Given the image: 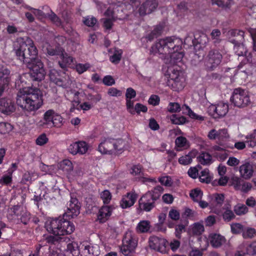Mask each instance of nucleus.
I'll use <instances>...</instances> for the list:
<instances>
[{"label": "nucleus", "instance_id": "1", "mask_svg": "<svg viewBox=\"0 0 256 256\" xmlns=\"http://www.w3.org/2000/svg\"><path fill=\"white\" fill-rule=\"evenodd\" d=\"M42 96L38 88H24L17 94L16 102L22 110L28 112L38 110L43 104Z\"/></svg>", "mask_w": 256, "mask_h": 256}, {"label": "nucleus", "instance_id": "2", "mask_svg": "<svg viewBox=\"0 0 256 256\" xmlns=\"http://www.w3.org/2000/svg\"><path fill=\"white\" fill-rule=\"evenodd\" d=\"M17 42L19 46L16 50L15 53L20 61L27 64L38 58H36L37 48L32 39L27 36L20 37L18 38Z\"/></svg>", "mask_w": 256, "mask_h": 256}, {"label": "nucleus", "instance_id": "3", "mask_svg": "<svg viewBox=\"0 0 256 256\" xmlns=\"http://www.w3.org/2000/svg\"><path fill=\"white\" fill-rule=\"evenodd\" d=\"M181 41L179 38L174 37H166L160 39L154 44L152 46L150 50V54H157L163 55H168L172 53V50H181Z\"/></svg>", "mask_w": 256, "mask_h": 256}, {"label": "nucleus", "instance_id": "4", "mask_svg": "<svg viewBox=\"0 0 256 256\" xmlns=\"http://www.w3.org/2000/svg\"><path fill=\"white\" fill-rule=\"evenodd\" d=\"M45 227L49 232L56 236L70 234L75 230L72 223L62 218L48 220Z\"/></svg>", "mask_w": 256, "mask_h": 256}, {"label": "nucleus", "instance_id": "5", "mask_svg": "<svg viewBox=\"0 0 256 256\" xmlns=\"http://www.w3.org/2000/svg\"><path fill=\"white\" fill-rule=\"evenodd\" d=\"M124 147V142L120 139H106L100 143L98 151L103 154H121Z\"/></svg>", "mask_w": 256, "mask_h": 256}, {"label": "nucleus", "instance_id": "6", "mask_svg": "<svg viewBox=\"0 0 256 256\" xmlns=\"http://www.w3.org/2000/svg\"><path fill=\"white\" fill-rule=\"evenodd\" d=\"M169 80L168 85L174 91H180L184 86V79L182 72L174 68H170L168 70Z\"/></svg>", "mask_w": 256, "mask_h": 256}, {"label": "nucleus", "instance_id": "7", "mask_svg": "<svg viewBox=\"0 0 256 256\" xmlns=\"http://www.w3.org/2000/svg\"><path fill=\"white\" fill-rule=\"evenodd\" d=\"M26 66L30 70V74L32 80L41 81L44 79L46 72L44 64L40 58L33 60Z\"/></svg>", "mask_w": 256, "mask_h": 256}, {"label": "nucleus", "instance_id": "8", "mask_svg": "<svg viewBox=\"0 0 256 256\" xmlns=\"http://www.w3.org/2000/svg\"><path fill=\"white\" fill-rule=\"evenodd\" d=\"M137 246V240L130 232H126L122 240V244L120 246V251L125 256H132Z\"/></svg>", "mask_w": 256, "mask_h": 256}, {"label": "nucleus", "instance_id": "9", "mask_svg": "<svg viewBox=\"0 0 256 256\" xmlns=\"http://www.w3.org/2000/svg\"><path fill=\"white\" fill-rule=\"evenodd\" d=\"M230 102L238 108H244L248 106L250 99L247 93L240 88H235L230 97Z\"/></svg>", "mask_w": 256, "mask_h": 256}, {"label": "nucleus", "instance_id": "10", "mask_svg": "<svg viewBox=\"0 0 256 256\" xmlns=\"http://www.w3.org/2000/svg\"><path fill=\"white\" fill-rule=\"evenodd\" d=\"M49 77L51 82L59 86L66 88L70 85V78L64 72H58L55 69H52L49 72Z\"/></svg>", "mask_w": 256, "mask_h": 256}, {"label": "nucleus", "instance_id": "11", "mask_svg": "<svg viewBox=\"0 0 256 256\" xmlns=\"http://www.w3.org/2000/svg\"><path fill=\"white\" fill-rule=\"evenodd\" d=\"M222 54L216 50H212L208 52L204 60V66L209 71L214 70L221 62Z\"/></svg>", "mask_w": 256, "mask_h": 256}, {"label": "nucleus", "instance_id": "12", "mask_svg": "<svg viewBox=\"0 0 256 256\" xmlns=\"http://www.w3.org/2000/svg\"><path fill=\"white\" fill-rule=\"evenodd\" d=\"M228 104L223 102H220L216 104H210L208 109L209 114L214 118L224 117L228 113Z\"/></svg>", "mask_w": 256, "mask_h": 256}, {"label": "nucleus", "instance_id": "13", "mask_svg": "<svg viewBox=\"0 0 256 256\" xmlns=\"http://www.w3.org/2000/svg\"><path fill=\"white\" fill-rule=\"evenodd\" d=\"M149 246L156 251L162 254L167 252L166 240L156 236H152L149 238Z\"/></svg>", "mask_w": 256, "mask_h": 256}, {"label": "nucleus", "instance_id": "14", "mask_svg": "<svg viewBox=\"0 0 256 256\" xmlns=\"http://www.w3.org/2000/svg\"><path fill=\"white\" fill-rule=\"evenodd\" d=\"M80 204L76 198H71L69 203L67 205V210L64 214V216L69 218L76 217L80 213Z\"/></svg>", "mask_w": 256, "mask_h": 256}, {"label": "nucleus", "instance_id": "15", "mask_svg": "<svg viewBox=\"0 0 256 256\" xmlns=\"http://www.w3.org/2000/svg\"><path fill=\"white\" fill-rule=\"evenodd\" d=\"M158 6L157 0H146L140 6L138 12L140 16L150 14Z\"/></svg>", "mask_w": 256, "mask_h": 256}, {"label": "nucleus", "instance_id": "16", "mask_svg": "<svg viewBox=\"0 0 256 256\" xmlns=\"http://www.w3.org/2000/svg\"><path fill=\"white\" fill-rule=\"evenodd\" d=\"M250 34L252 40V52L246 54V58L248 62L256 65V28L252 29Z\"/></svg>", "mask_w": 256, "mask_h": 256}, {"label": "nucleus", "instance_id": "17", "mask_svg": "<svg viewBox=\"0 0 256 256\" xmlns=\"http://www.w3.org/2000/svg\"><path fill=\"white\" fill-rule=\"evenodd\" d=\"M208 137L210 140L218 139L219 141H224L229 138L228 130L222 128L216 130L215 129L210 130L208 134Z\"/></svg>", "mask_w": 256, "mask_h": 256}, {"label": "nucleus", "instance_id": "18", "mask_svg": "<svg viewBox=\"0 0 256 256\" xmlns=\"http://www.w3.org/2000/svg\"><path fill=\"white\" fill-rule=\"evenodd\" d=\"M10 70L4 68H0V96L3 93L10 81Z\"/></svg>", "mask_w": 256, "mask_h": 256}, {"label": "nucleus", "instance_id": "19", "mask_svg": "<svg viewBox=\"0 0 256 256\" xmlns=\"http://www.w3.org/2000/svg\"><path fill=\"white\" fill-rule=\"evenodd\" d=\"M224 200V196L222 194H216L214 195L212 202V208L216 214H220L222 210V205Z\"/></svg>", "mask_w": 256, "mask_h": 256}, {"label": "nucleus", "instance_id": "20", "mask_svg": "<svg viewBox=\"0 0 256 256\" xmlns=\"http://www.w3.org/2000/svg\"><path fill=\"white\" fill-rule=\"evenodd\" d=\"M239 171L242 178L248 180L253 176L254 168L252 164L246 162L240 166Z\"/></svg>", "mask_w": 256, "mask_h": 256}, {"label": "nucleus", "instance_id": "21", "mask_svg": "<svg viewBox=\"0 0 256 256\" xmlns=\"http://www.w3.org/2000/svg\"><path fill=\"white\" fill-rule=\"evenodd\" d=\"M14 110V104L10 100L4 98L0 100V111L2 112L8 114Z\"/></svg>", "mask_w": 256, "mask_h": 256}, {"label": "nucleus", "instance_id": "22", "mask_svg": "<svg viewBox=\"0 0 256 256\" xmlns=\"http://www.w3.org/2000/svg\"><path fill=\"white\" fill-rule=\"evenodd\" d=\"M55 112L52 110H47L44 115V118L39 122V125L46 128H51L52 127V124L54 118Z\"/></svg>", "mask_w": 256, "mask_h": 256}, {"label": "nucleus", "instance_id": "23", "mask_svg": "<svg viewBox=\"0 0 256 256\" xmlns=\"http://www.w3.org/2000/svg\"><path fill=\"white\" fill-rule=\"evenodd\" d=\"M137 198V195L134 193L128 192L124 196L120 202L122 208H126L134 205Z\"/></svg>", "mask_w": 256, "mask_h": 256}, {"label": "nucleus", "instance_id": "24", "mask_svg": "<svg viewBox=\"0 0 256 256\" xmlns=\"http://www.w3.org/2000/svg\"><path fill=\"white\" fill-rule=\"evenodd\" d=\"M139 206L141 210L150 212L155 206V202L144 195L139 200Z\"/></svg>", "mask_w": 256, "mask_h": 256}, {"label": "nucleus", "instance_id": "25", "mask_svg": "<svg viewBox=\"0 0 256 256\" xmlns=\"http://www.w3.org/2000/svg\"><path fill=\"white\" fill-rule=\"evenodd\" d=\"M211 245L216 248H220L226 242L225 238L218 234H211L208 236Z\"/></svg>", "mask_w": 256, "mask_h": 256}, {"label": "nucleus", "instance_id": "26", "mask_svg": "<svg viewBox=\"0 0 256 256\" xmlns=\"http://www.w3.org/2000/svg\"><path fill=\"white\" fill-rule=\"evenodd\" d=\"M112 214V208L108 206H103L99 210L98 215V220L100 222H106Z\"/></svg>", "mask_w": 256, "mask_h": 256}, {"label": "nucleus", "instance_id": "27", "mask_svg": "<svg viewBox=\"0 0 256 256\" xmlns=\"http://www.w3.org/2000/svg\"><path fill=\"white\" fill-rule=\"evenodd\" d=\"M163 190V188L158 186H156L153 190L148 191L144 195L146 197H148V198L150 199L155 202V201L160 198Z\"/></svg>", "mask_w": 256, "mask_h": 256}, {"label": "nucleus", "instance_id": "28", "mask_svg": "<svg viewBox=\"0 0 256 256\" xmlns=\"http://www.w3.org/2000/svg\"><path fill=\"white\" fill-rule=\"evenodd\" d=\"M198 152L196 150H192L187 154L181 156L178 159V162L180 164L184 166L190 164L192 162V158L196 156Z\"/></svg>", "mask_w": 256, "mask_h": 256}, {"label": "nucleus", "instance_id": "29", "mask_svg": "<svg viewBox=\"0 0 256 256\" xmlns=\"http://www.w3.org/2000/svg\"><path fill=\"white\" fill-rule=\"evenodd\" d=\"M228 34L232 37L234 38L232 40V43L236 44L240 42H244V31L232 30L228 32Z\"/></svg>", "mask_w": 256, "mask_h": 256}, {"label": "nucleus", "instance_id": "30", "mask_svg": "<svg viewBox=\"0 0 256 256\" xmlns=\"http://www.w3.org/2000/svg\"><path fill=\"white\" fill-rule=\"evenodd\" d=\"M66 252L68 256H78L80 250L78 244L74 242H69L67 244Z\"/></svg>", "mask_w": 256, "mask_h": 256}, {"label": "nucleus", "instance_id": "31", "mask_svg": "<svg viewBox=\"0 0 256 256\" xmlns=\"http://www.w3.org/2000/svg\"><path fill=\"white\" fill-rule=\"evenodd\" d=\"M82 248L83 249V252L88 256H97L98 255V247L97 246H91L83 244L82 246Z\"/></svg>", "mask_w": 256, "mask_h": 256}, {"label": "nucleus", "instance_id": "32", "mask_svg": "<svg viewBox=\"0 0 256 256\" xmlns=\"http://www.w3.org/2000/svg\"><path fill=\"white\" fill-rule=\"evenodd\" d=\"M222 208L225 210L222 214L223 219L224 221L228 222L235 218L236 216L232 210L230 205L229 204H225Z\"/></svg>", "mask_w": 256, "mask_h": 256}, {"label": "nucleus", "instance_id": "33", "mask_svg": "<svg viewBox=\"0 0 256 256\" xmlns=\"http://www.w3.org/2000/svg\"><path fill=\"white\" fill-rule=\"evenodd\" d=\"M150 222L146 220H141L136 227V230L138 233L148 232L150 228Z\"/></svg>", "mask_w": 256, "mask_h": 256}, {"label": "nucleus", "instance_id": "34", "mask_svg": "<svg viewBox=\"0 0 256 256\" xmlns=\"http://www.w3.org/2000/svg\"><path fill=\"white\" fill-rule=\"evenodd\" d=\"M198 161L203 165L210 164L212 162V156L208 152H202L197 158Z\"/></svg>", "mask_w": 256, "mask_h": 256}, {"label": "nucleus", "instance_id": "35", "mask_svg": "<svg viewBox=\"0 0 256 256\" xmlns=\"http://www.w3.org/2000/svg\"><path fill=\"white\" fill-rule=\"evenodd\" d=\"M175 144L177 146L176 150L180 151V148H187L189 147V142L187 139L184 136H178L175 140Z\"/></svg>", "mask_w": 256, "mask_h": 256}, {"label": "nucleus", "instance_id": "36", "mask_svg": "<svg viewBox=\"0 0 256 256\" xmlns=\"http://www.w3.org/2000/svg\"><path fill=\"white\" fill-rule=\"evenodd\" d=\"M163 30V26L160 25L156 26L151 32L146 36V38L150 41H152L154 38L160 36Z\"/></svg>", "mask_w": 256, "mask_h": 256}, {"label": "nucleus", "instance_id": "37", "mask_svg": "<svg viewBox=\"0 0 256 256\" xmlns=\"http://www.w3.org/2000/svg\"><path fill=\"white\" fill-rule=\"evenodd\" d=\"M234 44V50L238 56L246 55V50L243 44V42H240Z\"/></svg>", "mask_w": 256, "mask_h": 256}, {"label": "nucleus", "instance_id": "38", "mask_svg": "<svg viewBox=\"0 0 256 256\" xmlns=\"http://www.w3.org/2000/svg\"><path fill=\"white\" fill-rule=\"evenodd\" d=\"M204 231V226L199 223L196 222L193 224L190 229V232L194 235H200Z\"/></svg>", "mask_w": 256, "mask_h": 256}, {"label": "nucleus", "instance_id": "39", "mask_svg": "<svg viewBox=\"0 0 256 256\" xmlns=\"http://www.w3.org/2000/svg\"><path fill=\"white\" fill-rule=\"evenodd\" d=\"M169 54L170 58V60L174 64L181 62L184 56V54L182 51L178 52V50L176 51V50H172V53Z\"/></svg>", "mask_w": 256, "mask_h": 256}, {"label": "nucleus", "instance_id": "40", "mask_svg": "<svg viewBox=\"0 0 256 256\" xmlns=\"http://www.w3.org/2000/svg\"><path fill=\"white\" fill-rule=\"evenodd\" d=\"M234 211L238 216L244 215L248 212V208L244 204H238L234 206Z\"/></svg>", "mask_w": 256, "mask_h": 256}, {"label": "nucleus", "instance_id": "41", "mask_svg": "<svg viewBox=\"0 0 256 256\" xmlns=\"http://www.w3.org/2000/svg\"><path fill=\"white\" fill-rule=\"evenodd\" d=\"M221 32L220 30L216 28L214 29L211 33L210 36L214 45H217L220 44L221 42Z\"/></svg>", "mask_w": 256, "mask_h": 256}, {"label": "nucleus", "instance_id": "42", "mask_svg": "<svg viewBox=\"0 0 256 256\" xmlns=\"http://www.w3.org/2000/svg\"><path fill=\"white\" fill-rule=\"evenodd\" d=\"M63 49L60 46L52 48L51 46H48L46 48V52L50 56H60Z\"/></svg>", "mask_w": 256, "mask_h": 256}, {"label": "nucleus", "instance_id": "43", "mask_svg": "<svg viewBox=\"0 0 256 256\" xmlns=\"http://www.w3.org/2000/svg\"><path fill=\"white\" fill-rule=\"evenodd\" d=\"M200 181L202 182L209 183L211 181V178L208 169L206 168L200 172L199 176Z\"/></svg>", "mask_w": 256, "mask_h": 256}, {"label": "nucleus", "instance_id": "44", "mask_svg": "<svg viewBox=\"0 0 256 256\" xmlns=\"http://www.w3.org/2000/svg\"><path fill=\"white\" fill-rule=\"evenodd\" d=\"M122 51L121 50H115L114 54L110 57V60L114 64L119 63L122 58Z\"/></svg>", "mask_w": 256, "mask_h": 256}, {"label": "nucleus", "instance_id": "45", "mask_svg": "<svg viewBox=\"0 0 256 256\" xmlns=\"http://www.w3.org/2000/svg\"><path fill=\"white\" fill-rule=\"evenodd\" d=\"M195 40H196L197 43L201 44L202 46H205L208 42V38L206 34L204 33L198 34V36H195Z\"/></svg>", "mask_w": 256, "mask_h": 256}, {"label": "nucleus", "instance_id": "46", "mask_svg": "<svg viewBox=\"0 0 256 256\" xmlns=\"http://www.w3.org/2000/svg\"><path fill=\"white\" fill-rule=\"evenodd\" d=\"M190 196L194 202H198L202 199V192L200 190L194 189L191 191Z\"/></svg>", "mask_w": 256, "mask_h": 256}, {"label": "nucleus", "instance_id": "47", "mask_svg": "<svg viewBox=\"0 0 256 256\" xmlns=\"http://www.w3.org/2000/svg\"><path fill=\"white\" fill-rule=\"evenodd\" d=\"M142 166L140 164L133 166L130 170V173L134 176H142Z\"/></svg>", "mask_w": 256, "mask_h": 256}, {"label": "nucleus", "instance_id": "48", "mask_svg": "<svg viewBox=\"0 0 256 256\" xmlns=\"http://www.w3.org/2000/svg\"><path fill=\"white\" fill-rule=\"evenodd\" d=\"M12 130L10 124L6 122H0V134H4L8 133Z\"/></svg>", "mask_w": 256, "mask_h": 256}, {"label": "nucleus", "instance_id": "49", "mask_svg": "<svg viewBox=\"0 0 256 256\" xmlns=\"http://www.w3.org/2000/svg\"><path fill=\"white\" fill-rule=\"evenodd\" d=\"M100 196L104 204H108L110 203L112 199V194L108 190H104L102 191L100 193Z\"/></svg>", "mask_w": 256, "mask_h": 256}, {"label": "nucleus", "instance_id": "50", "mask_svg": "<svg viewBox=\"0 0 256 256\" xmlns=\"http://www.w3.org/2000/svg\"><path fill=\"white\" fill-rule=\"evenodd\" d=\"M212 4H216L218 6L222 8H228L230 4V0H212Z\"/></svg>", "mask_w": 256, "mask_h": 256}, {"label": "nucleus", "instance_id": "51", "mask_svg": "<svg viewBox=\"0 0 256 256\" xmlns=\"http://www.w3.org/2000/svg\"><path fill=\"white\" fill-rule=\"evenodd\" d=\"M170 120L174 124H182L186 122V118L182 116H177L176 114H173L170 118Z\"/></svg>", "mask_w": 256, "mask_h": 256}, {"label": "nucleus", "instance_id": "52", "mask_svg": "<svg viewBox=\"0 0 256 256\" xmlns=\"http://www.w3.org/2000/svg\"><path fill=\"white\" fill-rule=\"evenodd\" d=\"M230 227L232 232L235 234L240 233L244 230V226L240 223H233Z\"/></svg>", "mask_w": 256, "mask_h": 256}, {"label": "nucleus", "instance_id": "53", "mask_svg": "<svg viewBox=\"0 0 256 256\" xmlns=\"http://www.w3.org/2000/svg\"><path fill=\"white\" fill-rule=\"evenodd\" d=\"M184 107L186 108V110L188 111V114L191 118L200 120H204V117L200 116H198L194 112H193L188 106L186 105H184V106H182V108H184Z\"/></svg>", "mask_w": 256, "mask_h": 256}, {"label": "nucleus", "instance_id": "54", "mask_svg": "<svg viewBox=\"0 0 256 256\" xmlns=\"http://www.w3.org/2000/svg\"><path fill=\"white\" fill-rule=\"evenodd\" d=\"M62 117L55 112L54 114V118L52 123V127H60L62 125Z\"/></svg>", "mask_w": 256, "mask_h": 256}, {"label": "nucleus", "instance_id": "55", "mask_svg": "<svg viewBox=\"0 0 256 256\" xmlns=\"http://www.w3.org/2000/svg\"><path fill=\"white\" fill-rule=\"evenodd\" d=\"M11 210L14 214L18 218L21 216L25 209L21 206H14L11 208Z\"/></svg>", "mask_w": 256, "mask_h": 256}, {"label": "nucleus", "instance_id": "56", "mask_svg": "<svg viewBox=\"0 0 256 256\" xmlns=\"http://www.w3.org/2000/svg\"><path fill=\"white\" fill-rule=\"evenodd\" d=\"M78 154H83L86 152L88 148V144L85 142H78Z\"/></svg>", "mask_w": 256, "mask_h": 256}, {"label": "nucleus", "instance_id": "57", "mask_svg": "<svg viewBox=\"0 0 256 256\" xmlns=\"http://www.w3.org/2000/svg\"><path fill=\"white\" fill-rule=\"evenodd\" d=\"M168 110L170 112H176L180 110V106L177 102H170L168 107Z\"/></svg>", "mask_w": 256, "mask_h": 256}, {"label": "nucleus", "instance_id": "58", "mask_svg": "<svg viewBox=\"0 0 256 256\" xmlns=\"http://www.w3.org/2000/svg\"><path fill=\"white\" fill-rule=\"evenodd\" d=\"M60 56L62 60H63V62L66 63V64L70 65L73 62L72 58L68 56L67 54L64 53V50H62V52Z\"/></svg>", "mask_w": 256, "mask_h": 256}, {"label": "nucleus", "instance_id": "59", "mask_svg": "<svg viewBox=\"0 0 256 256\" xmlns=\"http://www.w3.org/2000/svg\"><path fill=\"white\" fill-rule=\"evenodd\" d=\"M83 22L88 26H93L97 22L96 18L92 16H88L84 18Z\"/></svg>", "mask_w": 256, "mask_h": 256}, {"label": "nucleus", "instance_id": "60", "mask_svg": "<svg viewBox=\"0 0 256 256\" xmlns=\"http://www.w3.org/2000/svg\"><path fill=\"white\" fill-rule=\"evenodd\" d=\"M90 68V65L89 64H78L76 65V68L78 72L80 74H81L84 72H86L88 68Z\"/></svg>", "mask_w": 256, "mask_h": 256}, {"label": "nucleus", "instance_id": "61", "mask_svg": "<svg viewBox=\"0 0 256 256\" xmlns=\"http://www.w3.org/2000/svg\"><path fill=\"white\" fill-rule=\"evenodd\" d=\"M159 182L161 184L166 186H170L172 184V181L170 177L168 176H162L159 178Z\"/></svg>", "mask_w": 256, "mask_h": 256}, {"label": "nucleus", "instance_id": "62", "mask_svg": "<svg viewBox=\"0 0 256 256\" xmlns=\"http://www.w3.org/2000/svg\"><path fill=\"white\" fill-rule=\"evenodd\" d=\"M50 20L58 26H60L62 24V22L60 18L53 12L48 15Z\"/></svg>", "mask_w": 256, "mask_h": 256}, {"label": "nucleus", "instance_id": "63", "mask_svg": "<svg viewBox=\"0 0 256 256\" xmlns=\"http://www.w3.org/2000/svg\"><path fill=\"white\" fill-rule=\"evenodd\" d=\"M247 254L250 255L256 254V241L252 242L246 248Z\"/></svg>", "mask_w": 256, "mask_h": 256}, {"label": "nucleus", "instance_id": "64", "mask_svg": "<svg viewBox=\"0 0 256 256\" xmlns=\"http://www.w3.org/2000/svg\"><path fill=\"white\" fill-rule=\"evenodd\" d=\"M20 217L21 222L24 224H26L30 220V214L26 210Z\"/></svg>", "mask_w": 256, "mask_h": 256}]
</instances>
